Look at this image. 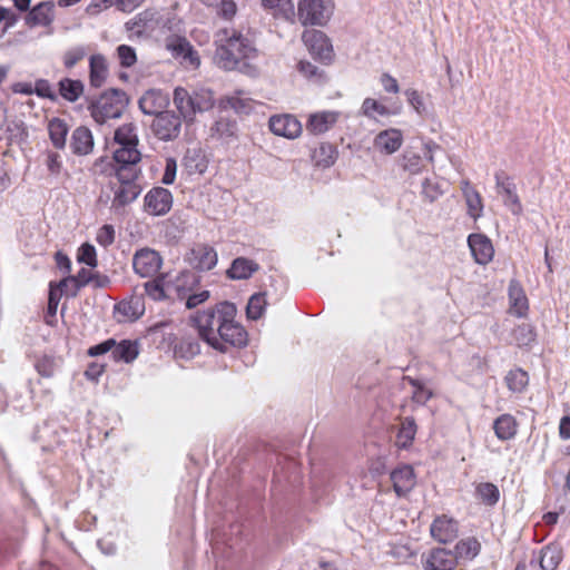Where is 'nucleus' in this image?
<instances>
[{
    "label": "nucleus",
    "mask_w": 570,
    "mask_h": 570,
    "mask_svg": "<svg viewBox=\"0 0 570 570\" xmlns=\"http://www.w3.org/2000/svg\"><path fill=\"white\" fill-rule=\"evenodd\" d=\"M163 265L159 253L153 248L144 247L138 249L132 257V268L140 277H154Z\"/></svg>",
    "instance_id": "8"
},
{
    "label": "nucleus",
    "mask_w": 570,
    "mask_h": 570,
    "mask_svg": "<svg viewBox=\"0 0 570 570\" xmlns=\"http://www.w3.org/2000/svg\"><path fill=\"white\" fill-rule=\"evenodd\" d=\"M159 96L155 91H147L139 100V107L146 115H158V108L155 106Z\"/></svg>",
    "instance_id": "55"
},
{
    "label": "nucleus",
    "mask_w": 570,
    "mask_h": 570,
    "mask_svg": "<svg viewBox=\"0 0 570 570\" xmlns=\"http://www.w3.org/2000/svg\"><path fill=\"white\" fill-rule=\"evenodd\" d=\"M156 12L144 10L126 22V28L137 36H142L148 29L153 28Z\"/></svg>",
    "instance_id": "39"
},
{
    "label": "nucleus",
    "mask_w": 570,
    "mask_h": 570,
    "mask_svg": "<svg viewBox=\"0 0 570 570\" xmlns=\"http://www.w3.org/2000/svg\"><path fill=\"white\" fill-rule=\"evenodd\" d=\"M474 493L476 500L487 507H494L500 500V490L492 482H480L475 484Z\"/></svg>",
    "instance_id": "38"
},
{
    "label": "nucleus",
    "mask_w": 570,
    "mask_h": 570,
    "mask_svg": "<svg viewBox=\"0 0 570 570\" xmlns=\"http://www.w3.org/2000/svg\"><path fill=\"white\" fill-rule=\"evenodd\" d=\"M393 490L397 497L406 495L415 485V473L411 465L403 464L391 472Z\"/></svg>",
    "instance_id": "17"
},
{
    "label": "nucleus",
    "mask_w": 570,
    "mask_h": 570,
    "mask_svg": "<svg viewBox=\"0 0 570 570\" xmlns=\"http://www.w3.org/2000/svg\"><path fill=\"white\" fill-rule=\"evenodd\" d=\"M338 111H320L309 115L306 129L313 135H322L332 129L338 121Z\"/></svg>",
    "instance_id": "19"
},
{
    "label": "nucleus",
    "mask_w": 570,
    "mask_h": 570,
    "mask_svg": "<svg viewBox=\"0 0 570 570\" xmlns=\"http://www.w3.org/2000/svg\"><path fill=\"white\" fill-rule=\"evenodd\" d=\"M411 383L415 387V390L413 392V396H412L413 401L424 404L433 396L432 392L430 390L425 389L416 380H412Z\"/></svg>",
    "instance_id": "60"
},
{
    "label": "nucleus",
    "mask_w": 570,
    "mask_h": 570,
    "mask_svg": "<svg viewBox=\"0 0 570 570\" xmlns=\"http://www.w3.org/2000/svg\"><path fill=\"white\" fill-rule=\"evenodd\" d=\"M302 41L311 56L324 65H331L334 59L333 46L327 36L316 29H306L302 33Z\"/></svg>",
    "instance_id": "7"
},
{
    "label": "nucleus",
    "mask_w": 570,
    "mask_h": 570,
    "mask_svg": "<svg viewBox=\"0 0 570 570\" xmlns=\"http://www.w3.org/2000/svg\"><path fill=\"white\" fill-rule=\"evenodd\" d=\"M193 99L195 105V114L204 112L214 107V94L209 89L200 88L193 91Z\"/></svg>",
    "instance_id": "46"
},
{
    "label": "nucleus",
    "mask_w": 570,
    "mask_h": 570,
    "mask_svg": "<svg viewBox=\"0 0 570 570\" xmlns=\"http://www.w3.org/2000/svg\"><path fill=\"white\" fill-rule=\"evenodd\" d=\"M52 14L53 3L41 2L30 10L28 21L32 24L48 26L52 21Z\"/></svg>",
    "instance_id": "43"
},
{
    "label": "nucleus",
    "mask_w": 570,
    "mask_h": 570,
    "mask_svg": "<svg viewBox=\"0 0 570 570\" xmlns=\"http://www.w3.org/2000/svg\"><path fill=\"white\" fill-rule=\"evenodd\" d=\"M562 557L561 547L558 543H549L539 551L538 562L542 570H556Z\"/></svg>",
    "instance_id": "32"
},
{
    "label": "nucleus",
    "mask_w": 570,
    "mask_h": 570,
    "mask_svg": "<svg viewBox=\"0 0 570 570\" xmlns=\"http://www.w3.org/2000/svg\"><path fill=\"white\" fill-rule=\"evenodd\" d=\"M216 13L219 18L232 21L237 13V4L234 0H222L217 4Z\"/></svg>",
    "instance_id": "53"
},
{
    "label": "nucleus",
    "mask_w": 570,
    "mask_h": 570,
    "mask_svg": "<svg viewBox=\"0 0 570 570\" xmlns=\"http://www.w3.org/2000/svg\"><path fill=\"white\" fill-rule=\"evenodd\" d=\"M338 156L337 148L331 142H321L312 151V160L317 167L328 168L334 165Z\"/></svg>",
    "instance_id": "33"
},
{
    "label": "nucleus",
    "mask_w": 570,
    "mask_h": 570,
    "mask_svg": "<svg viewBox=\"0 0 570 570\" xmlns=\"http://www.w3.org/2000/svg\"><path fill=\"white\" fill-rule=\"evenodd\" d=\"M58 96L65 101L76 102L85 92V85L80 79L61 78L58 83Z\"/></svg>",
    "instance_id": "29"
},
{
    "label": "nucleus",
    "mask_w": 570,
    "mask_h": 570,
    "mask_svg": "<svg viewBox=\"0 0 570 570\" xmlns=\"http://www.w3.org/2000/svg\"><path fill=\"white\" fill-rule=\"evenodd\" d=\"M116 56L122 68H130L137 62L136 50L128 45L118 46Z\"/></svg>",
    "instance_id": "50"
},
{
    "label": "nucleus",
    "mask_w": 570,
    "mask_h": 570,
    "mask_svg": "<svg viewBox=\"0 0 570 570\" xmlns=\"http://www.w3.org/2000/svg\"><path fill=\"white\" fill-rule=\"evenodd\" d=\"M174 104L187 121L194 119L196 114L193 92L190 94L187 89L181 87L176 88L174 91Z\"/></svg>",
    "instance_id": "34"
},
{
    "label": "nucleus",
    "mask_w": 570,
    "mask_h": 570,
    "mask_svg": "<svg viewBox=\"0 0 570 570\" xmlns=\"http://www.w3.org/2000/svg\"><path fill=\"white\" fill-rule=\"evenodd\" d=\"M266 304L265 293L252 295L246 307L247 317L254 321L261 318L265 312Z\"/></svg>",
    "instance_id": "48"
},
{
    "label": "nucleus",
    "mask_w": 570,
    "mask_h": 570,
    "mask_svg": "<svg viewBox=\"0 0 570 570\" xmlns=\"http://www.w3.org/2000/svg\"><path fill=\"white\" fill-rule=\"evenodd\" d=\"M261 2L274 18L294 22L296 13L293 0H261Z\"/></svg>",
    "instance_id": "28"
},
{
    "label": "nucleus",
    "mask_w": 570,
    "mask_h": 570,
    "mask_svg": "<svg viewBox=\"0 0 570 570\" xmlns=\"http://www.w3.org/2000/svg\"><path fill=\"white\" fill-rule=\"evenodd\" d=\"M109 77V63L102 53L89 57V85L91 88H101Z\"/></svg>",
    "instance_id": "18"
},
{
    "label": "nucleus",
    "mask_w": 570,
    "mask_h": 570,
    "mask_svg": "<svg viewBox=\"0 0 570 570\" xmlns=\"http://www.w3.org/2000/svg\"><path fill=\"white\" fill-rule=\"evenodd\" d=\"M236 122L229 119L220 118L210 128L212 138L227 139L235 137Z\"/></svg>",
    "instance_id": "45"
},
{
    "label": "nucleus",
    "mask_w": 570,
    "mask_h": 570,
    "mask_svg": "<svg viewBox=\"0 0 570 570\" xmlns=\"http://www.w3.org/2000/svg\"><path fill=\"white\" fill-rule=\"evenodd\" d=\"M409 104L419 112L422 114L425 110L423 98L421 94L415 89H409L405 91Z\"/></svg>",
    "instance_id": "63"
},
{
    "label": "nucleus",
    "mask_w": 570,
    "mask_h": 570,
    "mask_svg": "<svg viewBox=\"0 0 570 570\" xmlns=\"http://www.w3.org/2000/svg\"><path fill=\"white\" fill-rule=\"evenodd\" d=\"M459 532V521L448 514L436 515L430 525V534L432 539L441 544L453 542L458 539Z\"/></svg>",
    "instance_id": "9"
},
{
    "label": "nucleus",
    "mask_w": 570,
    "mask_h": 570,
    "mask_svg": "<svg viewBox=\"0 0 570 570\" xmlns=\"http://www.w3.org/2000/svg\"><path fill=\"white\" fill-rule=\"evenodd\" d=\"M114 346H115L114 338L106 340L97 345L89 347L88 355H90V356L102 355L107 352H111Z\"/></svg>",
    "instance_id": "64"
},
{
    "label": "nucleus",
    "mask_w": 570,
    "mask_h": 570,
    "mask_svg": "<svg viewBox=\"0 0 570 570\" xmlns=\"http://www.w3.org/2000/svg\"><path fill=\"white\" fill-rule=\"evenodd\" d=\"M417 432V425L412 416L401 419L399 430L395 435V446L399 450H407L412 446Z\"/></svg>",
    "instance_id": "25"
},
{
    "label": "nucleus",
    "mask_w": 570,
    "mask_h": 570,
    "mask_svg": "<svg viewBox=\"0 0 570 570\" xmlns=\"http://www.w3.org/2000/svg\"><path fill=\"white\" fill-rule=\"evenodd\" d=\"M504 382L510 392L523 393L529 385V374L524 370L517 367L507 373Z\"/></svg>",
    "instance_id": "41"
},
{
    "label": "nucleus",
    "mask_w": 570,
    "mask_h": 570,
    "mask_svg": "<svg viewBox=\"0 0 570 570\" xmlns=\"http://www.w3.org/2000/svg\"><path fill=\"white\" fill-rule=\"evenodd\" d=\"M68 131L69 127L66 120L58 117L49 120L48 134L55 148L63 149L66 147Z\"/></svg>",
    "instance_id": "36"
},
{
    "label": "nucleus",
    "mask_w": 570,
    "mask_h": 570,
    "mask_svg": "<svg viewBox=\"0 0 570 570\" xmlns=\"http://www.w3.org/2000/svg\"><path fill=\"white\" fill-rule=\"evenodd\" d=\"M403 167L411 174H419L424 169L423 159L420 155L414 153H407L403 157Z\"/></svg>",
    "instance_id": "54"
},
{
    "label": "nucleus",
    "mask_w": 570,
    "mask_h": 570,
    "mask_svg": "<svg viewBox=\"0 0 570 570\" xmlns=\"http://www.w3.org/2000/svg\"><path fill=\"white\" fill-rule=\"evenodd\" d=\"M468 245L475 263L487 265L493 259V244L484 234H470L468 237Z\"/></svg>",
    "instance_id": "14"
},
{
    "label": "nucleus",
    "mask_w": 570,
    "mask_h": 570,
    "mask_svg": "<svg viewBox=\"0 0 570 570\" xmlns=\"http://www.w3.org/2000/svg\"><path fill=\"white\" fill-rule=\"evenodd\" d=\"M126 94L118 89H109L92 100L88 109L92 119L102 125L110 119L119 118L127 107Z\"/></svg>",
    "instance_id": "4"
},
{
    "label": "nucleus",
    "mask_w": 570,
    "mask_h": 570,
    "mask_svg": "<svg viewBox=\"0 0 570 570\" xmlns=\"http://www.w3.org/2000/svg\"><path fill=\"white\" fill-rule=\"evenodd\" d=\"M146 294L154 301H160L166 297L161 279H154L145 284Z\"/></svg>",
    "instance_id": "58"
},
{
    "label": "nucleus",
    "mask_w": 570,
    "mask_h": 570,
    "mask_svg": "<svg viewBox=\"0 0 570 570\" xmlns=\"http://www.w3.org/2000/svg\"><path fill=\"white\" fill-rule=\"evenodd\" d=\"M333 12V4L325 0H299L297 16L303 26H325Z\"/></svg>",
    "instance_id": "6"
},
{
    "label": "nucleus",
    "mask_w": 570,
    "mask_h": 570,
    "mask_svg": "<svg viewBox=\"0 0 570 570\" xmlns=\"http://www.w3.org/2000/svg\"><path fill=\"white\" fill-rule=\"evenodd\" d=\"M46 166L50 174L58 175L62 168L60 155L55 151H48L46 156Z\"/></svg>",
    "instance_id": "62"
},
{
    "label": "nucleus",
    "mask_w": 570,
    "mask_h": 570,
    "mask_svg": "<svg viewBox=\"0 0 570 570\" xmlns=\"http://www.w3.org/2000/svg\"><path fill=\"white\" fill-rule=\"evenodd\" d=\"M518 429L519 423L517 419L509 413L501 414L493 421V431L500 441H510L514 439L518 433Z\"/></svg>",
    "instance_id": "26"
},
{
    "label": "nucleus",
    "mask_w": 570,
    "mask_h": 570,
    "mask_svg": "<svg viewBox=\"0 0 570 570\" xmlns=\"http://www.w3.org/2000/svg\"><path fill=\"white\" fill-rule=\"evenodd\" d=\"M153 131L161 140L176 138L180 132V117L173 111L159 112L153 121Z\"/></svg>",
    "instance_id": "12"
},
{
    "label": "nucleus",
    "mask_w": 570,
    "mask_h": 570,
    "mask_svg": "<svg viewBox=\"0 0 570 570\" xmlns=\"http://www.w3.org/2000/svg\"><path fill=\"white\" fill-rule=\"evenodd\" d=\"M456 567V559L448 548L431 549L423 561L424 570H455Z\"/></svg>",
    "instance_id": "15"
},
{
    "label": "nucleus",
    "mask_w": 570,
    "mask_h": 570,
    "mask_svg": "<svg viewBox=\"0 0 570 570\" xmlns=\"http://www.w3.org/2000/svg\"><path fill=\"white\" fill-rule=\"evenodd\" d=\"M215 61L225 70L242 69L247 60L256 57L257 50L253 42L240 31L224 28L218 31Z\"/></svg>",
    "instance_id": "3"
},
{
    "label": "nucleus",
    "mask_w": 570,
    "mask_h": 570,
    "mask_svg": "<svg viewBox=\"0 0 570 570\" xmlns=\"http://www.w3.org/2000/svg\"><path fill=\"white\" fill-rule=\"evenodd\" d=\"M138 345L136 342L124 340L120 343L115 342V346L111 351V357L119 362L122 361L125 363L132 362L138 356Z\"/></svg>",
    "instance_id": "40"
},
{
    "label": "nucleus",
    "mask_w": 570,
    "mask_h": 570,
    "mask_svg": "<svg viewBox=\"0 0 570 570\" xmlns=\"http://www.w3.org/2000/svg\"><path fill=\"white\" fill-rule=\"evenodd\" d=\"M508 296L509 312L517 317H525L529 312V299L519 281H510Z\"/></svg>",
    "instance_id": "16"
},
{
    "label": "nucleus",
    "mask_w": 570,
    "mask_h": 570,
    "mask_svg": "<svg viewBox=\"0 0 570 570\" xmlns=\"http://www.w3.org/2000/svg\"><path fill=\"white\" fill-rule=\"evenodd\" d=\"M87 55L88 49L85 46L71 47L62 53V65L67 70H70L76 65L81 62L87 57Z\"/></svg>",
    "instance_id": "47"
},
{
    "label": "nucleus",
    "mask_w": 570,
    "mask_h": 570,
    "mask_svg": "<svg viewBox=\"0 0 570 570\" xmlns=\"http://www.w3.org/2000/svg\"><path fill=\"white\" fill-rule=\"evenodd\" d=\"M77 261L79 263H83L90 267H96L98 262H97V254H96L95 247L89 243L82 244L78 248Z\"/></svg>",
    "instance_id": "51"
},
{
    "label": "nucleus",
    "mask_w": 570,
    "mask_h": 570,
    "mask_svg": "<svg viewBox=\"0 0 570 570\" xmlns=\"http://www.w3.org/2000/svg\"><path fill=\"white\" fill-rule=\"evenodd\" d=\"M94 146V136L88 127L79 126L72 131L70 148L75 155L87 156L92 153Z\"/></svg>",
    "instance_id": "21"
},
{
    "label": "nucleus",
    "mask_w": 570,
    "mask_h": 570,
    "mask_svg": "<svg viewBox=\"0 0 570 570\" xmlns=\"http://www.w3.org/2000/svg\"><path fill=\"white\" fill-rule=\"evenodd\" d=\"M237 92L233 96H226L219 100V107L222 109H233L235 112L240 115H248L254 109V100L248 97H242Z\"/></svg>",
    "instance_id": "37"
},
{
    "label": "nucleus",
    "mask_w": 570,
    "mask_h": 570,
    "mask_svg": "<svg viewBox=\"0 0 570 570\" xmlns=\"http://www.w3.org/2000/svg\"><path fill=\"white\" fill-rule=\"evenodd\" d=\"M495 184L498 193L504 195L505 204L521 209L520 198L515 193V186L512 183V179L509 176H504L502 173H497Z\"/></svg>",
    "instance_id": "35"
},
{
    "label": "nucleus",
    "mask_w": 570,
    "mask_h": 570,
    "mask_svg": "<svg viewBox=\"0 0 570 570\" xmlns=\"http://www.w3.org/2000/svg\"><path fill=\"white\" fill-rule=\"evenodd\" d=\"M380 82H381V85H382V87H383L385 92L394 94V95L400 92V86H399V82H397L396 78H394L389 72H383L381 75Z\"/></svg>",
    "instance_id": "61"
},
{
    "label": "nucleus",
    "mask_w": 570,
    "mask_h": 570,
    "mask_svg": "<svg viewBox=\"0 0 570 570\" xmlns=\"http://www.w3.org/2000/svg\"><path fill=\"white\" fill-rule=\"evenodd\" d=\"M187 261L193 268L204 272L216 266L218 256L210 245L196 244L187 254Z\"/></svg>",
    "instance_id": "13"
},
{
    "label": "nucleus",
    "mask_w": 570,
    "mask_h": 570,
    "mask_svg": "<svg viewBox=\"0 0 570 570\" xmlns=\"http://www.w3.org/2000/svg\"><path fill=\"white\" fill-rule=\"evenodd\" d=\"M200 345L193 336H180L174 345V353L181 358H191L199 354Z\"/></svg>",
    "instance_id": "42"
},
{
    "label": "nucleus",
    "mask_w": 570,
    "mask_h": 570,
    "mask_svg": "<svg viewBox=\"0 0 570 570\" xmlns=\"http://www.w3.org/2000/svg\"><path fill=\"white\" fill-rule=\"evenodd\" d=\"M173 194L164 187L151 188L144 197V209L153 216H164L173 207Z\"/></svg>",
    "instance_id": "10"
},
{
    "label": "nucleus",
    "mask_w": 570,
    "mask_h": 570,
    "mask_svg": "<svg viewBox=\"0 0 570 570\" xmlns=\"http://www.w3.org/2000/svg\"><path fill=\"white\" fill-rule=\"evenodd\" d=\"M114 141L118 147L114 150L112 159L116 164L137 165L141 160L138 150V135L136 126L131 122L122 124L114 134Z\"/></svg>",
    "instance_id": "5"
},
{
    "label": "nucleus",
    "mask_w": 570,
    "mask_h": 570,
    "mask_svg": "<svg viewBox=\"0 0 570 570\" xmlns=\"http://www.w3.org/2000/svg\"><path fill=\"white\" fill-rule=\"evenodd\" d=\"M131 164H114L107 157H99L94 163V170L104 176H112L108 187L114 194L111 208L119 209L135 202L141 194L138 183L140 170Z\"/></svg>",
    "instance_id": "2"
},
{
    "label": "nucleus",
    "mask_w": 570,
    "mask_h": 570,
    "mask_svg": "<svg viewBox=\"0 0 570 570\" xmlns=\"http://www.w3.org/2000/svg\"><path fill=\"white\" fill-rule=\"evenodd\" d=\"M268 128L274 135L287 139H295L302 134L301 121L289 114L273 115L268 120Z\"/></svg>",
    "instance_id": "11"
},
{
    "label": "nucleus",
    "mask_w": 570,
    "mask_h": 570,
    "mask_svg": "<svg viewBox=\"0 0 570 570\" xmlns=\"http://www.w3.org/2000/svg\"><path fill=\"white\" fill-rule=\"evenodd\" d=\"M236 316V306L222 302L197 311L190 322L205 343L220 353H226L232 347L245 346L248 341V334Z\"/></svg>",
    "instance_id": "1"
},
{
    "label": "nucleus",
    "mask_w": 570,
    "mask_h": 570,
    "mask_svg": "<svg viewBox=\"0 0 570 570\" xmlns=\"http://www.w3.org/2000/svg\"><path fill=\"white\" fill-rule=\"evenodd\" d=\"M423 189L422 194L423 196L429 199L430 202H434L438 199L442 194L443 190L441 189L440 185L435 181H432L430 179H425L423 181Z\"/></svg>",
    "instance_id": "59"
},
{
    "label": "nucleus",
    "mask_w": 570,
    "mask_h": 570,
    "mask_svg": "<svg viewBox=\"0 0 570 570\" xmlns=\"http://www.w3.org/2000/svg\"><path fill=\"white\" fill-rule=\"evenodd\" d=\"M166 48L175 56L188 59L191 65L198 66L199 58L189 41L184 37H174L166 43Z\"/></svg>",
    "instance_id": "31"
},
{
    "label": "nucleus",
    "mask_w": 570,
    "mask_h": 570,
    "mask_svg": "<svg viewBox=\"0 0 570 570\" xmlns=\"http://www.w3.org/2000/svg\"><path fill=\"white\" fill-rule=\"evenodd\" d=\"M144 313V304L138 297L124 299L115 305L114 314L118 322H132Z\"/></svg>",
    "instance_id": "24"
},
{
    "label": "nucleus",
    "mask_w": 570,
    "mask_h": 570,
    "mask_svg": "<svg viewBox=\"0 0 570 570\" xmlns=\"http://www.w3.org/2000/svg\"><path fill=\"white\" fill-rule=\"evenodd\" d=\"M61 293L58 292V289L55 287L52 283H50V289H49V297H48V308H47V316H46V323L52 324L51 321L48 320V317H55L58 308V304L61 298Z\"/></svg>",
    "instance_id": "56"
},
{
    "label": "nucleus",
    "mask_w": 570,
    "mask_h": 570,
    "mask_svg": "<svg viewBox=\"0 0 570 570\" xmlns=\"http://www.w3.org/2000/svg\"><path fill=\"white\" fill-rule=\"evenodd\" d=\"M258 269L259 264L255 261L246 257H237L232 262L226 273L230 279H247L258 272Z\"/></svg>",
    "instance_id": "30"
},
{
    "label": "nucleus",
    "mask_w": 570,
    "mask_h": 570,
    "mask_svg": "<svg viewBox=\"0 0 570 570\" xmlns=\"http://www.w3.org/2000/svg\"><path fill=\"white\" fill-rule=\"evenodd\" d=\"M403 142V136L399 129H386L374 138V148L382 154L391 155L397 151Z\"/></svg>",
    "instance_id": "22"
},
{
    "label": "nucleus",
    "mask_w": 570,
    "mask_h": 570,
    "mask_svg": "<svg viewBox=\"0 0 570 570\" xmlns=\"http://www.w3.org/2000/svg\"><path fill=\"white\" fill-rule=\"evenodd\" d=\"M482 550V544L476 537H466L460 539L452 550V556L456 559V566L460 562L473 561Z\"/></svg>",
    "instance_id": "20"
},
{
    "label": "nucleus",
    "mask_w": 570,
    "mask_h": 570,
    "mask_svg": "<svg viewBox=\"0 0 570 570\" xmlns=\"http://www.w3.org/2000/svg\"><path fill=\"white\" fill-rule=\"evenodd\" d=\"M33 94L40 98L56 101L58 98L57 92L53 90L51 83L47 79H37L33 83Z\"/></svg>",
    "instance_id": "52"
},
{
    "label": "nucleus",
    "mask_w": 570,
    "mask_h": 570,
    "mask_svg": "<svg viewBox=\"0 0 570 570\" xmlns=\"http://www.w3.org/2000/svg\"><path fill=\"white\" fill-rule=\"evenodd\" d=\"M461 190L468 207V215L476 220L483 212V202L480 193L471 185L469 180L461 181Z\"/></svg>",
    "instance_id": "27"
},
{
    "label": "nucleus",
    "mask_w": 570,
    "mask_h": 570,
    "mask_svg": "<svg viewBox=\"0 0 570 570\" xmlns=\"http://www.w3.org/2000/svg\"><path fill=\"white\" fill-rule=\"evenodd\" d=\"M401 105L392 107L386 106L383 101L374 98H365L361 106V114L370 119H377L379 117H391L399 115Z\"/></svg>",
    "instance_id": "23"
},
{
    "label": "nucleus",
    "mask_w": 570,
    "mask_h": 570,
    "mask_svg": "<svg viewBox=\"0 0 570 570\" xmlns=\"http://www.w3.org/2000/svg\"><path fill=\"white\" fill-rule=\"evenodd\" d=\"M92 279V273L90 269L81 268L77 275L67 276L60 281L61 285L71 284V288L67 289V295L76 296L80 288L85 287Z\"/></svg>",
    "instance_id": "44"
},
{
    "label": "nucleus",
    "mask_w": 570,
    "mask_h": 570,
    "mask_svg": "<svg viewBox=\"0 0 570 570\" xmlns=\"http://www.w3.org/2000/svg\"><path fill=\"white\" fill-rule=\"evenodd\" d=\"M96 242L102 247H108L115 242V228L106 224L97 230Z\"/></svg>",
    "instance_id": "57"
},
{
    "label": "nucleus",
    "mask_w": 570,
    "mask_h": 570,
    "mask_svg": "<svg viewBox=\"0 0 570 570\" xmlns=\"http://www.w3.org/2000/svg\"><path fill=\"white\" fill-rule=\"evenodd\" d=\"M297 70L308 80H313L315 82H324L326 80L325 72L307 60H299L297 63Z\"/></svg>",
    "instance_id": "49"
}]
</instances>
